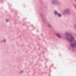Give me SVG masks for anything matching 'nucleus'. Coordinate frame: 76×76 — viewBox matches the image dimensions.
Instances as JSON below:
<instances>
[{"label": "nucleus", "instance_id": "obj_2", "mask_svg": "<svg viewBox=\"0 0 76 76\" xmlns=\"http://www.w3.org/2000/svg\"><path fill=\"white\" fill-rule=\"evenodd\" d=\"M56 35L59 38H61V36H60V35H59L58 34H56Z\"/></svg>", "mask_w": 76, "mask_h": 76}, {"label": "nucleus", "instance_id": "obj_9", "mask_svg": "<svg viewBox=\"0 0 76 76\" xmlns=\"http://www.w3.org/2000/svg\"><path fill=\"white\" fill-rule=\"evenodd\" d=\"M21 72H23V71H22Z\"/></svg>", "mask_w": 76, "mask_h": 76}, {"label": "nucleus", "instance_id": "obj_5", "mask_svg": "<svg viewBox=\"0 0 76 76\" xmlns=\"http://www.w3.org/2000/svg\"><path fill=\"white\" fill-rule=\"evenodd\" d=\"M54 13L56 15H57V12L56 11H55L54 12Z\"/></svg>", "mask_w": 76, "mask_h": 76}, {"label": "nucleus", "instance_id": "obj_7", "mask_svg": "<svg viewBox=\"0 0 76 76\" xmlns=\"http://www.w3.org/2000/svg\"><path fill=\"white\" fill-rule=\"evenodd\" d=\"M75 8H76V5L75 6Z\"/></svg>", "mask_w": 76, "mask_h": 76}, {"label": "nucleus", "instance_id": "obj_6", "mask_svg": "<svg viewBox=\"0 0 76 76\" xmlns=\"http://www.w3.org/2000/svg\"><path fill=\"white\" fill-rule=\"evenodd\" d=\"M6 22H9V20H6Z\"/></svg>", "mask_w": 76, "mask_h": 76}, {"label": "nucleus", "instance_id": "obj_8", "mask_svg": "<svg viewBox=\"0 0 76 76\" xmlns=\"http://www.w3.org/2000/svg\"><path fill=\"white\" fill-rule=\"evenodd\" d=\"M5 41H6V40H4V42H5Z\"/></svg>", "mask_w": 76, "mask_h": 76}, {"label": "nucleus", "instance_id": "obj_4", "mask_svg": "<svg viewBox=\"0 0 76 76\" xmlns=\"http://www.w3.org/2000/svg\"><path fill=\"white\" fill-rule=\"evenodd\" d=\"M58 16L59 17H61V14H58Z\"/></svg>", "mask_w": 76, "mask_h": 76}, {"label": "nucleus", "instance_id": "obj_3", "mask_svg": "<svg viewBox=\"0 0 76 76\" xmlns=\"http://www.w3.org/2000/svg\"><path fill=\"white\" fill-rule=\"evenodd\" d=\"M71 46L72 47H75V45L74 44H71Z\"/></svg>", "mask_w": 76, "mask_h": 76}, {"label": "nucleus", "instance_id": "obj_1", "mask_svg": "<svg viewBox=\"0 0 76 76\" xmlns=\"http://www.w3.org/2000/svg\"><path fill=\"white\" fill-rule=\"evenodd\" d=\"M74 38H73V37H72L71 39H69V41H73V40H74Z\"/></svg>", "mask_w": 76, "mask_h": 76}]
</instances>
